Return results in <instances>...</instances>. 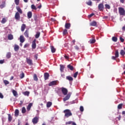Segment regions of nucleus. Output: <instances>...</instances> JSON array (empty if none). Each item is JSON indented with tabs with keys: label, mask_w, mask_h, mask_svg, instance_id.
Returning <instances> with one entry per match:
<instances>
[{
	"label": "nucleus",
	"mask_w": 125,
	"mask_h": 125,
	"mask_svg": "<svg viewBox=\"0 0 125 125\" xmlns=\"http://www.w3.org/2000/svg\"><path fill=\"white\" fill-rule=\"evenodd\" d=\"M63 113L64 114V118H69V117H71L73 115L70 109L64 110Z\"/></svg>",
	"instance_id": "obj_1"
},
{
	"label": "nucleus",
	"mask_w": 125,
	"mask_h": 125,
	"mask_svg": "<svg viewBox=\"0 0 125 125\" xmlns=\"http://www.w3.org/2000/svg\"><path fill=\"white\" fill-rule=\"evenodd\" d=\"M119 13L120 15H122L123 16H125V10L123 7H119L118 8Z\"/></svg>",
	"instance_id": "obj_2"
},
{
	"label": "nucleus",
	"mask_w": 125,
	"mask_h": 125,
	"mask_svg": "<svg viewBox=\"0 0 125 125\" xmlns=\"http://www.w3.org/2000/svg\"><path fill=\"white\" fill-rule=\"evenodd\" d=\"M59 90H61L63 95H67L68 93V90L64 87L59 88Z\"/></svg>",
	"instance_id": "obj_3"
},
{
	"label": "nucleus",
	"mask_w": 125,
	"mask_h": 125,
	"mask_svg": "<svg viewBox=\"0 0 125 125\" xmlns=\"http://www.w3.org/2000/svg\"><path fill=\"white\" fill-rule=\"evenodd\" d=\"M39 117H35L32 119V123L33 125H36V124H38L39 122Z\"/></svg>",
	"instance_id": "obj_4"
},
{
	"label": "nucleus",
	"mask_w": 125,
	"mask_h": 125,
	"mask_svg": "<svg viewBox=\"0 0 125 125\" xmlns=\"http://www.w3.org/2000/svg\"><path fill=\"white\" fill-rule=\"evenodd\" d=\"M20 14L18 12H16L15 15V19L17 21H19V20H20Z\"/></svg>",
	"instance_id": "obj_5"
},
{
	"label": "nucleus",
	"mask_w": 125,
	"mask_h": 125,
	"mask_svg": "<svg viewBox=\"0 0 125 125\" xmlns=\"http://www.w3.org/2000/svg\"><path fill=\"white\" fill-rule=\"evenodd\" d=\"M98 9L100 10V11H103L104 9V5H103V3H100L99 4Z\"/></svg>",
	"instance_id": "obj_6"
},
{
	"label": "nucleus",
	"mask_w": 125,
	"mask_h": 125,
	"mask_svg": "<svg viewBox=\"0 0 125 125\" xmlns=\"http://www.w3.org/2000/svg\"><path fill=\"white\" fill-rule=\"evenodd\" d=\"M36 41L37 40L35 39L32 42V48L33 49H35V48L37 47V44H36Z\"/></svg>",
	"instance_id": "obj_7"
},
{
	"label": "nucleus",
	"mask_w": 125,
	"mask_h": 125,
	"mask_svg": "<svg viewBox=\"0 0 125 125\" xmlns=\"http://www.w3.org/2000/svg\"><path fill=\"white\" fill-rule=\"evenodd\" d=\"M57 84V81H52L48 85L49 86H52V85H56Z\"/></svg>",
	"instance_id": "obj_8"
},
{
	"label": "nucleus",
	"mask_w": 125,
	"mask_h": 125,
	"mask_svg": "<svg viewBox=\"0 0 125 125\" xmlns=\"http://www.w3.org/2000/svg\"><path fill=\"white\" fill-rule=\"evenodd\" d=\"M26 62L28 65H33V61L28 58H26Z\"/></svg>",
	"instance_id": "obj_9"
},
{
	"label": "nucleus",
	"mask_w": 125,
	"mask_h": 125,
	"mask_svg": "<svg viewBox=\"0 0 125 125\" xmlns=\"http://www.w3.org/2000/svg\"><path fill=\"white\" fill-rule=\"evenodd\" d=\"M16 9L18 12L20 14H22L23 13V11H22V9L20 8V6H17L16 7Z\"/></svg>",
	"instance_id": "obj_10"
},
{
	"label": "nucleus",
	"mask_w": 125,
	"mask_h": 125,
	"mask_svg": "<svg viewBox=\"0 0 125 125\" xmlns=\"http://www.w3.org/2000/svg\"><path fill=\"white\" fill-rule=\"evenodd\" d=\"M70 97H71V95L68 94L65 96V98H63V101L65 102V101L69 100V99H70Z\"/></svg>",
	"instance_id": "obj_11"
},
{
	"label": "nucleus",
	"mask_w": 125,
	"mask_h": 125,
	"mask_svg": "<svg viewBox=\"0 0 125 125\" xmlns=\"http://www.w3.org/2000/svg\"><path fill=\"white\" fill-rule=\"evenodd\" d=\"M20 42H21V43H23V42H25V38H24V36L23 35H21L20 36Z\"/></svg>",
	"instance_id": "obj_12"
},
{
	"label": "nucleus",
	"mask_w": 125,
	"mask_h": 125,
	"mask_svg": "<svg viewBox=\"0 0 125 125\" xmlns=\"http://www.w3.org/2000/svg\"><path fill=\"white\" fill-rule=\"evenodd\" d=\"M44 80L46 81V80H48V78H49V74L48 73H45L44 74Z\"/></svg>",
	"instance_id": "obj_13"
},
{
	"label": "nucleus",
	"mask_w": 125,
	"mask_h": 125,
	"mask_svg": "<svg viewBox=\"0 0 125 125\" xmlns=\"http://www.w3.org/2000/svg\"><path fill=\"white\" fill-rule=\"evenodd\" d=\"M33 15V14L32 13V12L29 11L27 13V18L28 19H31L32 18V16Z\"/></svg>",
	"instance_id": "obj_14"
},
{
	"label": "nucleus",
	"mask_w": 125,
	"mask_h": 125,
	"mask_svg": "<svg viewBox=\"0 0 125 125\" xmlns=\"http://www.w3.org/2000/svg\"><path fill=\"white\" fill-rule=\"evenodd\" d=\"M65 125H77L76 123L72 121H68L65 123Z\"/></svg>",
	"instance_id": "obj_15"
},
{
	"label": "nucleus",
	"mask_w": 125,
	"mask_h": 125,
	"mask_svg": "<svg viewBox=\"0 0 125 125\" xmlns=\"http://www.w3.org/2000/svg\"><path fill=\"white\" fill-rule=\"evenodd\" d=\"M32 106H33L32 103H30L27 106L26 109L27 111H30L31 110V108H32Z\"/></svg>",
	"instance_id": "obj_16"
},
{
	"label": "nucleus",
	"mask_w": 125,
	"mask_h": 125,
	"mask_svg": "<svg viewBox=\"0 0 125 125\" xmlns=\"http://www.w3.org/2000/svg\"><path fill=\"white\" fill-rule=\"evenodd\" d=\"M25 29H26V24H22L21 27V32H24V31H25Z\"/></svg>",
	"instance_id": "obj_17"
},
{
	"label": "nucleus",
	"mask_w": 125,
	"mask_h": 125,
	"mask_svg": "<svg viewBox=\"0 0 125 125\" xmlns=\"http://www.w3.org/2000/svg\"><path fill=\"white\" fill-rule=\"evenodd\" d=\"M14 50L15 51H18L19 50V46L18 45L15 44Z\"/></svg>",
	"instance_id": "obj_18"
},
{
	"label": "nucleus",
	"mask_w": 125,
	"mask_h": 125,
	"mask_svg": "<svg viewBox=\"0 0 125 125\" xmlns=\"http://www.w3.org/2000/svg\"><path fill=\"white\" fill-rule=\"evenodd\" d=\"M15 117H18V116H19V110H18V109L15 110Z\"/></svg>",
	"instance_id": "obj_19"
},
{
	"label": "nucleus",
	"mask_w": 125,
	"mask_h": 125,
	"mask_svg": "<svg viewBox=\"0 0 125 125\" xmlns=\"http://www.w3.org/2000/svg\"><path fill=\"white\" fill-rule=\"evenodd\" d=\"M90 26H96L97 25V22H96V21H93L92 22H91L90 24Z\"/></svg>",
	"instance_id": "obj_20"
},
{
	"label": "nucleus",
	"mask_w": 125,
	"mask_h": 125,
	"mask_svg": "<svg viewBox=\"0 0 125 125\" xmlns=\"http://www.w3.org/2000/svg\"><path fill=\"white\" fill-rule=\"evenodd\" d=\"M51 52L52 53H54L55 52V51H56V49H55V48H54V47H53V46H51Z\"/></svg>",
	"instance_id": "obj_21"
},
{
	"label": "nucleus",
	"mask_w": 125,
	"mask_h": 125,
	"mask_svg": "<svg viewBox=\"0 0 125 125\" xmlns=\"http://www.w3.org/2000/svg\"><path fill=\"white\" fill-rule=\"evenodd\" d=\"M24 35L26 38H29V31H28V30H26L24 33Z\"/></svg>",
	"instance_id": "obj_22"
},
{
	"label": "nucleus",
	"mask_w": 125,
	"mask_h": 125,
	"mask_svg": "<svg viewBox=\"0 0 125 125\" xmlns=\"http://www.w3.org/2000/svg\"><path fill=\"white\" fill-rule=\"evenodd\" d=\"M51 105H52V103L48 102L46 104L47 108H50V107H51Z\"/></svg>",
	"instance_id": "obj_23"
},
{
	"label": "nucleus",
	"mask_w": 125,
	"mask_h": 125,
	"mask_svg": "<svg viewBox=\"0 0 125 125\" xmlns=\"http://www.w3.org/2000/svg\"><path fill=\"white\" fill-rule=\"evenodd\" d=\"M22 94H23V95H25V96H29L30 94V92L29 91L23 92Z\"/></svg>",
	"instance_id": "obj_24"
},
{
	"label": "nucleus",
	"mask_w": 125,
	"mask_h": 125,
	"mask_svg": "<svg viewBox=\"0 0 125 125\" xmlns=\"http://www.w3.org/2000/svg\"><path fill=\"white\" fill-rule=\"evenodd\" d=\"M40 35H41V32H37L36 35H35L36 39H39V38H40Z\"/></svg>",
	"instance_id": "obj_25"
},
{
	"label": "nucleus",
	"mask_w": 125,
	"mask_h": 125,
	"mask_svg": "<svg viewBox=\"0 0 125 125\" xmlns=\"http://www.w3.org/2000/svg\"><path fill=\"white\" fill-rule=\"evenodd\" d=\"M12 93H13L14 96H17V95H18L17 92L15 90H12Z\"/></svg>",
	"instance_id": "obj_26"
},
{
	"label": "nucleus",
	"mask_w": 125,
	"mask_h": 125,
	"mask_svg": "<svg viewBox=\"0 0 125 125\" xmlns=\"http://www.w3.org/2000/svg\"><path fill=\"white\" fill-rule=\"evenodd\" d=\"M67 68H68V69H70V70H71V71H73V70H74V67H73V66L71 65L70 64L67 65Z\"/></svg>",
	"instance_id": "obj_27"
},
{
	"label": "nucleus",
	"mask_w": 125,
	"mask_h": 125,
	"mask_svg": "<svg viewBox=\"0 0 125 125\" xmlns=\"http://www.w3.org/2000/svg\"><path fill=\"white\" fill-rule=\"evenodd\" d=\"M11 57V52H8L6 55V58L8 59H9Z\"/></svg>",
	"instance_id": "obj_28"
},
{
	"label": "nucleus",
	"mask_w": 125,
	"mask_h": 125,
	"mask_svg": "<svg viewBox=\"0 0 125 125\" xmlns=\"http://www.w3.org/2000/svg\"><path fill=\"white\" fill-rule=\"evenodd\" d=\"M8 40H13V35L10 34L8 36Z\"/></svg>",
	"instance_id": "obj_29"
},
{
	"label": "nucleus",
	"mask_w": 125,
	"mask_h": 125,
	"mask_svg": "<svg viewBox=\"0 0 125 125\" xmlns=\"http://www.w3.org/2000/svg\"><path fill=\"white\" fill-rule=\"evenodd\" d=\"M115 57H116V58H118V57H119V51L118 50H116L115 51Z\"/></svg>",
	"instance_id": "obj_30"
},
{
	"label": "nucleus",
	"mask_w": 125,
	"mask_h": 125,
	"mask_svg": "<svg viewBox=\"0 0 125 125\" xmlns=\"http://www.w3.org/2000/svg\"><path fill=\"white\" fill-rule=\"evenodd\" d=\"M64 65L61 64L60 65V71L62 72H63V71H64Z\"/></svg>",
	"instance_id": "obj_31"
},
{
	"label": "nucleus",
	"mask_w": 125,
	"mask_h": 125,
	"mask_svg": "<svg viewBox=\"0 0 125 125\" xmlns=\"http://www.w3.org/2000/svg\"><path fill=\"white\" fill-rule=\"evenodd\" d=\"M21 113H22V114H25V113H26V108H25V107L22 108Z\"/></svg>",
	"instance_id": "obj_32"
},
{
	"label": "nucleus",
	"mask_w": 125,
	"mask_h": 125,
	"mask_svg": "<svg viewBox=\"0 0 125 125\" xmlns=\"http://www.w3.org/2000/svg\"><path fill=\"white\" fill-rule=\"evenodd\" d=\"M104 6L105 7V9H110V8H111V6H110L108 4H105Z\"/></svg>",
	"instance_id": "obj_33"
},
{
	"label": "nucleus",
	"mask_w": 125,
	"mask_h": 125,
	"mask_svg": "<svg viewBox=\"0 0 125 125\" xmlns=\"http://www.w3.org/2000/svg\"><path fill=\"white\" fill-rule=\"evenodd\" d=\"M66 80H68V81H73V78L70 76L66 77Z\"/></svg>",
	"instance_id": "obj_34"
},
{
	"label": "nucleus",
	"mask_w": 125,
	"mask_h": 125,
	"mask_svg": "<svg viewBox=\"0 0 125 125\" xmlns=\"http://www.w3.org/2000/svg\"><path fill=\"white\" fill-rule=\"evenodd\" d=\"M96 42L95 39L93 38L92 39L90 40V43H94Z\"/></svg>",
	"instance_id": "obj_35"
},
{
	"label": "nucleus",
	"mask_w": 125,
	"mask_h": 125,
	"mask_svg": "<svg viewBox=\"0 0 125 125\" xmlns=\"http://www.w3.org/2000/svg\"><path fill=\"white\" fill-rule=\"evenodd\" d=\"M120 54L122 56H124V55H125V51L124 50H121L120 52Z\"/></svg>",
	"instance_id": "obj_36"
},
{
	"label": "nucleus",
	"mask_w": 125,
	"mask_h": 125,
	"mask_svg": "<svg viewBox=\"0 0 125 125\" xmlns=\"http://www.w3.org/2000/svg\"><path fill=\"white\" fill-rule=\"evenodd\" d=\"M6 21H7V20H6V19L5 18H3L1 20V23L2 24H4V23H5V22H6Z\"/></svg>",
	"instance_id": "obj_37"
},
{
	"label": "nucleus",
	"mask_w": 125,
	"mask_h": 125,
	"mask_svg": "<svg viewBox=\"0 0 125 125\" xmlns=\"http://www.w3.org/2000/svg\"><path fill=\"white\" fill-rule=\"evenodd\" d=\"M86 4L88 5H90V6H91V5H92V2L91 1V0H89L88 2H86Z\"/></svg>",
	"instance_id": "obj_38"
},
{
	"label": "nucleus",
	"mask_w": 125,
	"mask_h": 125,
	"mask_svg": "<svg viewBox=\"0 0 125 125\" xmlns=\"http://www.w3.org/2000/svg\"><path fill=\"white\" fill-rule=\"evenodd\" d=\"M70 26H71V25L70 24V23H66L65 24L66 29H69V28H70Z\"/></svg>",
	"instance_id": "obj_39"
},
{
	"label": "nucleus",
	"mask_w": 125,
	"mask_h": 125,
	"mask_svg": "<svg viewBox=\"0 0 125 125\" xmlns=\"http://www.w3.org/2000/svg\"><path fill=\"white\" fill-rule=\"evenodd\" d=\"M112 40L113 41V42H117V41H118V38H117V37H113L112 38Z\"/></svg>",
	"instance_id": "obj_40"
},
{
	"label": "nucleus",
	"mask_w": 125,
	"mask_h": 125,
	"mask_svg": "<svg viewBox=\"0 0 125 125\" xmlns=\"http://www.w3.org/2000/svg\"><path fill=\"white\" fill-rule=\"evenodd\" d=\"M8 121L9 122H11L12 121V117H11V115L10 114H8Z\"/></svg>",
	"instance_id": "obj_41"
},
{
	"label": "nucleus",
	"mask_w": 125,
	"mask_h": 125,
	"mask_svg": "<svg viewBox=\"0 0 125 125\" xmlns=\"http://www.w3.org/2000/svg\"><path fill=\"white\" fill-rule=\"evenodd\" d=\"M31 8L32 9H34V10H37V7L34 4H32L31 5Z\"/></svg>",
	"instance_id": "obj_42"
},
{
	"label": "nucleus",
	"mask_w": 125,
	"mask_h": 125,
	"mask_svg": "<svg viewBox=\"0 0 125 125\" xmlns=\"http://www.w3.org/2000/svg\"><path fill=\"white\" fill-rule=\"evenodd\" d=\"M3 83H5V85H7V84H9V82L7 80H4Z\"/></svg>",
	"instance_id": "obj_43"
},
{
	"label": "nucleus",
	"mask_w": 125,
	"mask_h": 125,
	"mask_svg": "<svg viewBox=\"0 0 125 125\" xmlns=\"http://www.w3.org/2000/svg\"><path fill=\"white\" fill-rule=\"evenodd\" d=\"M34 81H38V76H37V74L34 75Z\"/></svg>",
	"instance_id": "obj_44"
},
{
	"label": "nucleus",
	"mask_w": 125,
	"mask_h": 125,
	"mask_svg": "<svg viewBox=\"0 0 125 125\" xmlns=\"http://www.w3.org/2000/svg\"><path fill=\"white\" fill-rule=\"evenodd\" d=\"M123 107V104H119L118 106V109H122Z\"/></svg>",
	"instance_id": "obj_45"
},
{
	"label": "nucleus",
	"mask_w": 125,
	"mask_h": 125,
	"mask_svg": "<svg viewBox=\"0 0 125 125\" xmlns=\"http://www.w3.org/2000/svg\"><path fill=\"white\" fill-rule=\"evenodd\" d=\"M20 1V0H15V2L16 5H18L19 4Z\"/></svg>",
	"instance_id": "obj_46"
},
{
	"label": "nucleus",
	"mask_w": 125,
	"mask_h": 125,
	"mask_svg": "<svg viewBox=\"0 0 125 125\" xmlns=\"http://www.w3.org/2000/svg\"><path fill=\"white\" fill-rule=\"evenodd\" d=\"M24 77H25V74H24V73H22L20 75V79H23Z\"/></svg>",
	"instance_id": "obj_47"
},
{
	"label": "nucleus",
	"mask_w": 125,
	"mask_h": 125,
	"mask_svg": "<svg viewBox=\"0 0 125 125\" xmlns=\"http://www.w3.org/2000/svg\"><path fill=\"white\" fill-rule=\"evenodd\" d=\"M78 74H79L78 72H75L73 76L74 78H77V77H78Z\"/></svg>",
	"instance_id": "obj_48"
},
{
	"label": "nucleus",
	"mask_w": 125,
	"mask_h": 125,
	"mask_svg": "<svg viewBox=\"0 0 125 125\" xmlns=\"http://www.w3.org/2000/svg\"><path fill=\"white\" fill-rule=\"evenodd\" d=\"M67 33H68V32H67L66 29H65L64 30H63V35H67Z\"/></svg>",
	"instance_id": "obj_49"
},
{
	"label": "nucleus",
	"mask_w": 125,
	"mask_h": 125,
	"mask_svg": "<svg viewBox=\"0 0 125 125\" xmlns=\"http://www.w3.org/2000/svg\"><path fill=\"white\" fill-rule=\"evenodd\" d=\"M80 110L81 112H83V106H80Z\"/></svg>",
	"instance_id": "obj_50"
},
{
	"label": "nucleus",
	"mask_w": 125,
	"mask_h": 125,
	"mask_svg": "<svg viewBox=\"0 0 125 125\" xmlns=\"http://www.w3.org/2000/svg\"><path fill=\"white\" fill-rule=\"evenodd\" d=\"M120 41H121V42H125V39H124L123 38H122V37H120Z\"/></svg>",
	"instance_id": "obj_51"
},
{
	"label": "nucleus",
	"mask_w": 125,
	"mask_h": 125,
	"mask_svg": "<svg viewBox=\"0 0 125 125\" xmlns=\"http://www.w3.org/2000/svg\"><path fill=\"white\" fill-rule=\"evenodd\" d=\"M29 46V43H26L24 46V48H26V47H28Z\"/></svg>",
	"instance_id": "obj_52"
},
{
	"label": "nucleus",
	"mask_w": 125,
	"mask_h": 125,
	"mask_svg": "<svg viewBox=\"0 0 125 125\" xmlns=\"http://www.w3.org/2000/svg\"><path fill=\"white\" fill-rule=\"evenodd\" d=\"M4 6H5V5L4 4H1V5H0V8H3V7H4Z\"/></svg>",
	"instance_id": "obj_53"
},
{
	"label": "nucleus",
	"mask_w": 125,
	"mask_h": 125,
	"mask_svg": "<svg viewBox=\"0 0 125 125\" xmlns=\"http://www.w3.org/2000/svg\"><path fill=\"white\" fill-rule=\"evenodd\" d=\"M4 63V60H0V64H3Z\"/></svg>",
	"instance_id": "obj_54"
},
{
	"label": "nucleus",
	"mask_w": 125,
	"mask_h": 125,
	"mask_svg": "<svg viewBox=\"0 0 125 125\" xmlns=\"http://www.w3.org/2000/svg\"><path fill=\"white\" fill-rule=\"evenodd\" d=\"M0 98H1V99L3 98V95L1 93H0Z\"/></svg>",
	"instance_id": "obj_55"
},
{
	"label": "nucleus",
	"mask_w": 125,
	"mask_h": 125,
	"mask_svg": "<svg viewBox=\"0 0 125 125\" xmlns=\"http://www.w3.org/2000/svg\"><path fill=\"white\" fill-rule=\"evenodd\" d=\"M94 15V14H91V15H89V16H88V17L89 18H90L91 17H92V16H93Z\"/></svg>",
	"instance_id": "obj_56"
},
{
	"label": "nucleus",
	"mask_w": 125,
	"mask_h": 125,
	"mask_svg": "<svg viewBox=\"0 0 125 125\" xmlns=\"http://www.w3.org/2000/svg\"><path fill=\"white\" fill-rule=\"evenodd\" d=\"M75 49H76L77 50H79V46H75Z\"/></svg>",
	"instance_id": "obj_57"
},
{
	"label": "nucleus",
	"mask_w": 125,
	"mask_h": 125,
	"mask_svg": "<svg viewBox=\"0 0 125 125\" xmlns=\"http://www.w3.org/2000/svg\"><path fill=\"white\" fill-rule=\"evenodd\" d=\"M116 58H117V57H116L115 56L112 57V59H113V60H116Z\"/></svg>",
	"instance_id": "obj_58"
},
{
	"label": "nucleus",
	"mask_w": 125,
	"mask_h": 125,
	"mask_svg": "<svg viewBox=\"0 0 125 125\" xmlns=\"http://www.w3.org/2000/svg\"><path fill=\"white\" fill-rule=\"evenodd\" d=\"M120 0V2H121V3H124L125 0Z\"/></svg>",
	"instance_id": "obj_59"
},
{
	"label": "nucleus",
	"mask_w": 125,
	"mask_h": 125,
	"mask_svg": "<svg viewBox=\"0 0 125 125\" xmlns=\"http://www.w3.org/2000/svg\"><path fill=\"white\" fill-rule=\"evenodd\" d=\"M65 59H69V57L68 56H64Z\"/></svg>",
	"instance_id": "obj_60"
},
{
	"label": "nucleus",
	"mask_w": 125,
	"mask_h": 125,
	"mask_svg": "<svg viewBox=\"0 0 125 125\" xmlns=\"http://www.w3.org/2000/svg\"><path fill=\"white\" fill-rule=\"evenodd\" d=\"M122 30H123V31H125V25L123 27Z\"/></svg>",
	"instance_id": "obj_61"
},
{
	"label": "nucleus",
	"mask_w": 125,
	"mask_h": 125,
	"mask_svg": "<svg viewBox=\"0 0 125 125\" xmlns=\"http://www.w3.org/2000/svg\"><path fill=\"white\" fill-rule=\"evenodd\" d=\"M38 8H39V9L42 8V5L38 6Z\"/></svg>",
	"instance_id": "obj_62"
},
{
	"label": "nucleus",
	"mask_w": 125,
	"mask_h": 125,
	"mask_svg": "<svg viewBox=\"0 0 125 125\" xmlns=\"http://www.w3.org/2000/svg\"><path fill=\"white\" fill-rule=\"evenodd\" d=\"M123 115H125V111L122 112Z\"/></svg>",
	"instance_id": "obj_63"
},
{
	"label": "nucleus",
	"mask_w": 125,
	"mask_h": 125,
	"mask_svg": "<svg viewBox=\"0 0 125 125\" xmlns=\"http://www.w3.org/2000/svg\"><path fill=\"white\" fill-rule=\"evenodd\" d=\"M123 69L124 70H125V64L123 65Z\"/></svg>",
	"instance_id": "obj_64"
}]
</instances>
